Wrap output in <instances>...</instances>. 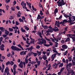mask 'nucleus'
<instances>
[{"label":"nucleus","instance_id":"f257e3e1","mask_svg":"<svg viewBox=\"0 0 75 75\" xmlns=\"http://www.w3.org/2000/svg\"><path fill=\"white\" fill-rule=\"evenodd\" d=\"M11 48L12 50H13V51H18H18H21V49L13 45L11 47Z\"/></svg>","mask_w":75,"mask_h":75},{"label":"nucleus","instance_id":"f03ea898","mask_svg":"<svg viewBox=\"0 0 75 75\" xmlns=\"http://www.w3.org/2000/svg\"><path fill=\"white\" fill-rule=\"evenodd\" d=\"M66 3V2H64V0H62L61 1H60L59 3L58 4V6L59 7H61V8H62V6L63 5H65Z\"/></svg>","mask_w":75,"mask_h":75},{"label":"nucleus","instance_id":"7ed1b4c3","mask_svg":"<svg viewBox=\"0 0 75 75\" xmlns=\"http://www.w3.org/2000/svg\"><path fill=\"white\" fill-rule=\"evenodd\" d=\"M4 72H6L7 75H9V74H10V73H9V68L8 67H6V68L5 69Z\"/></svg>","mask_w":75,"mask_h":75},{"label":"nucleus","instance_id":"20e7f679","mask_svg":"<svg viewBox=\"0 0 75 75\" xmlns=\"http://www.w3.org/2000/svg\"><path fill=\"white\" fill-rule=\"evenodd\" d=\"M57 54H54L52 55L51 58L52 59L51 60V61H53L54 60V58L56 57V56L57 55Z\"/></svg>","mask_w":75,"mask_h":75},{"label":"nucleus","instance_id":"39448f33","mask_svg":"<svg viewBox=\"0 0 75 75\" xmlns=\"http://www.w3.org/2000/svg\"><path fill=\"white\" fill-rule=\"evenodd\" d=\"M69 21H74L75 20V16H72L71 17H70V19L69 18Z\"/></svg>","mask_w":75,"mask_h":75},{"label":"nucleus","instance_id":"423d86ee","mask_svg":"<svg viewBox=\"0 0 75 75\" xmlns=\"http://www.w3.org/2000/svg\"><path fill=\"white\" fill-rule=\"evenodd\" d=\"M62 48L64 49H67V48H68V46L66 45H63L62 46Z\"/></svg>","mask_w":75,"mask_h":75},{"label":"nucleus","instance_id":"0eeeda50","mask_svg":"<svg viewBox=\"0 0 75 75\" xmlns=\"http://www.w3.org/2000/svg\"><path fill=\"white\" fill-rule=\"evenodd\" d=\"M21 13L20 12V11L18 12V13H17L16 14V16H18V17H21Z\"/></svg>","mask_w":75,"mask_h":75},{"label":"nucleus","instance_id":"6e6552de","mask_svg":"<svg viewBox=\"0 0 75 75\" xmlns=\"http://www.w3.org/2000/svg\"><path fill=\"white\" fill-rule=\"evenodd\" d=\"M0 30L2 32H4L5 30H6V29L5 28H3V27H0Z\"/></svg>","mask_w":75,"mask_h":75},{"label":"nucleus","instance_id":"1a4fd4ad","mask_svg":"<svg viewBox=\"0 0 75 75\" xmlns=\"http://www.w3.org/2000/svg\"><path fill=\"white\" fill-rule=\"evenodd\" d=\"M23 62L21 61L19 65V67L21 68H23Z\"/></svg>","mask_w":75,"mask_h":75},{"label":"nucleus","instance_id":"9d476101","mask_svg":"<svg viewBox=\"0 0 75 75\" xmlns=\"http://www.w3.org/2000/svg\"><path fill=\"white\" fill-rule=\"evenodd\" d=\"M72 21H71V20H70V21L69 20V23H70V24H69V25H72V24H75V22H72Z\"/></svg>","mask_w":75,"mask_h":75},{"label":"nucleus","instance_id":"9b49d317","mask_svg":"<svg viewBox=\"0 0 75 75\" xmlns=\"http://www.w3.org/2000/svg\"><path fill=\"white\" fill-rule=\"evenodd\" d=\"M63 24H65V23H69V21H67V20L66 19H64L63 20Z\"/></svg>","mask_w":75,"mask_h":75},{"label":"nucleus","instance_id":"f8f14e48","mask_svg":"<svg viewBox=\"0 0 75 75\" xmlns=\"http://www.w3.org/2000/svg\"><path fill=\"white\" fill-rule=\"evenodd\" d=\"M21 31L23 33H25V32H26V31H25V30L24 29V28H23L22 27L21 28Z\"/></svg>","mask_w":75,"mask_h":75},{"label":"nucleus","instance_id":"ddd939ff","mask_svg":"<svg viewBox=\"0 0 75 75\" xmlns=\"http://www.w3.org/2000/svg\"><path fill=\"white\" fill-rule=\"evenodd\" d=\"M33 48H34L33 47V46H32L28 48V51H30H30H31Z\"/></svg>","mask_w":75,"mask_h":75},{"label":"nucleus","instance_id":"4468645a","mask_svg":"<svg viewBox=\"0 0 75 75\" xmlns=\"http://www.w3.org/2000/svg\"><path fill=\"white\" fill-rule=\"evenodd\" d=\"M46 43H47L46 41L44 40L42 41V43H40V45H42V44L44 45V44H46Z\"/></svg>","mask_w":75,"mask_h":75},{"label":"nucleus","instance_id":"2eb2a0df","mask_svg":"<svg viewBox=\"0 0 75 75\" xmlns=\"http://www.w3.org/2000/svg\"><path fill=\"white\" fill-rule=\"evenodd\" d=\"M42 58L43 59H44V60H46V59H47V55H43Z\"/></svg>","mask_w":75,"mask_h":75},{"label":"nucleus","instance_id":"dca6fc26","mask_svg":"<svg viewBox=\"0 0 75 75\" xmlns=\"http://www.w3.org/2000/svg\"><path fill=\"white\" fill-rule=\"evenodd\" d=\"M5 33L6 35H8L9 34V32L8 31V30H7L5 29Z\"/></svg>","mask_w":75,"mask_h":75},{"label":"nucleus","instance_id":"f3484780","mask_svg":"<svg viewBox=\"0 0 75 75\" xmlns=\"http://www.w3.org/2000/svg\"><path fill=\"white\" fill-rule=\"evenodd\" d=\"M52 30H53L54 31H55V32H57V31H59V29H56L55 28H52Z\"/></svg>","mask_w":75,"mask_h":75},{"label":"nucleus","instance_id":"a211bd4d","mask_svg":"<svg viewBox=\"0 0 75 75\" xmlns=\"http://www.w3.org/2000/svg\"><path fill=\"white\" fill-rule=\"evenodd\" d=\"M38 34H39V35L40 38H42V35H42V33H41V32H40L39 33L38 32Z\"/></svg>","mask_w":75,"mask_h":75},{"label":"nucleus","instance_id":"6ab92c4d","mask_svg":"<svg viewBox=\"0 0 75 75\" xmlns=\"http://www.w3.org/2000/svg\"><path fill=\"white\" fill-rule=\"evenodd\" d=\"M10 64H11V62H10V61H8L6 63V66H7L8 65H10Z\"/></svg>","mask_w":75,"mask_h":75},{"label":"nucleus","instance_id":"aec40b11","mask_svg":"<svg viewBox=\"0 0 75 75\" xmlns=\"http://www.w3.org/2000/svg\"><path fill=\"white\" fill-rule=\"evenodd\" d=\"M68 66H69L70 67H72V64L71 63H69L68 64H67L66 65L67 68H68Z\"/></svg>","mask_w":75,"mask_h":75},{"label":"nucleus","instance_id":"412c9836","mask_svg":"<svg viewBox=\"0 0 75 75\" xmlns=\"http://www.w3.org/2000/svg\"><path fill=\"white\" fill-rule=\"evenodd\" d=\"M24 27H25V30H27V31H28V30H30L29 28H28L27 26L25 25L24 26Z\"/></svg>","mask_w":75,"mask_h":75},{"label":"nucleus","instance_id":"4be33fe9","mask_svg":"<svg viewBox=\"0 0 75 75\" xmlns=\"http://www.w3.org/2000/svg\"><path fill=\"white\" fill-rule=\"evenodd\" d=\"M72 63L73 65H75V60L73 59L72 60Z\"/></svg>","mask_w":75,"mask_h":75},{"label":"nucleus","instance_id":"5701e85b","mask_svg":"<svg viewBox=\"0 0 75 75\" xmlns=\"http://www.w3.org/2000/svg\"><path fill=\"white\" fill-rule=\"evenodd\" d=\"M24 51H21L20 53V54L21 55H25V54H24Z\"/></svg>","mask_w":75,"mask_h":75},{"label":"nucleus","instance_id":"b1692460","mask_svg":"<svg viewBox=\"0 0 75 75\" xmlns=\"http://www.w3.org/2000/svg\"><path fill=\"white\" fill-rule=\"evenodd\" d=\"M8 30L9 31H10V32H12V31H13V29L9 28Z\"/></svg>","mask_w":75,"mask_h":75},{"label":"nucleus","instance_id":"393cba45","mask_svg":"<svg viewBox=\"0 0 75 75\" xmlns=\"http://www.w3.org/2000/svg\"><path fill=\"white\" fill-rule=\"evenodd\" d=\"M37 20H39V19H41V15H40L38 14L37 17Z\"/></svg>","mask_w":75,"mask_h":75},{"label":"nucleus","instance_id":"a878e982","mask_svg":"<svg viewBox=\"0 0 75 75\" xmlns=\"http://www.w3.org/2000/svg\"><path fill=\"white\" fill-rule=\"evenodd\" d=\"M42 27L44 28V29H47V26H44L42 25Z\"/></svg>","mask_w":75,"mask_h":75},{"label":"nucleus","instance_id":"bb28decb","mask_svg":"<svg viewBox=\"0 0 75 75\" xmlns=\"http://www.w3.org/2000/svg\"><path fill=\"white\" fill-rule=\"evenodd\" d=\"M70 40V39H69V38H68L65 41V42H68V41H69Z\"/></svg>","mask_w":75,"mask_h":75},{"label":"nucleus","instance_id":"cd10ccee","mask_svg":"<svg viewBox=\"0 0 75 75\" xmlns=\"http://www.w3.org/2000/svg\"><path fill=\"white\" fill-rule=\"evenodd\" d=\"M31 54H33L34 55L35 57H36L37 55V53H34L33 52H31Z\"/></svg>","mask_w":75,"mask_h":75},{"label":"nucleus","instance_id":"c85d7f7f","mask_svg":"<svg viewBox=\"0 0 75 75\" xmlns=\"http://www.w3.org/2000/svg\"><path fill=\"white\" fill-rule=\"evenodd\" d=\"M68 59H69V62L71 61V60L72 59V57H68Z\"/></svg>","mask_w":75,"mask_h":75},{"label":"nucleus","instance_id":"c756f323","mask_svg":"<svg viewBox=\"0 0 75 75\" xmlns=\"http://www.w3.org/2000/svg\"><path fill=\"white\" fill-rule=\"evenodd\" d=\"M11 64L10 65L12 66V65H13L14 64V62H13V61H11Z\"/></svg>","mask_w":75,"mask_h":75},{"label":"nucleus","instance_id":"7c9ffc66","mask_svg":"<svg viewBox=\"0 0 75 75\" xmlns=\"http://www.w3.org/2000/svg\"><path fill=\"white\" fill-rule=\"evenodd\" d=\"M71 75H74V74H75V72H74V71L72 70L71 71Z\"/></svg>","mask_w":75,"mask_h":75},{"label":"nucleus","instance_id":"2f4dec72","mask_svg":"<svg viewBox=\"0 0 75 75\" xmlns=\"http://www.w3.org/2000/svg\"><path fill=\"white\" fill-rule=\"evenodd\" d=\"M44 46H45V47H50V45L49 44H44Z\"/></svg>","mask_w":75,"mask_h":75},{"label":"nucleus","instance_id":"473e14b6","mask_svg":"<svg viewBox=\"0 0 75 75\" xmlns=\"http://www.w3.org/2000/svg\"><path fill=\"white\" fill-rule=\"evenodd\" d=\"M40 14L42 16V15H43V13H42V11H40Z\"/></svg>","mask_w":75,"mask_h":75},{"label":"nucleus","instance_id":"72a5a7b5","mask_svg":"<svg viewBox=\"0 0 75 75\" xmlns=\"http://www.w3.org/2000/svg\"><path fill=\"white\" fill-rule=\"evenodd\" d=\"M54 12H55L56 13H58V8H56L55 9Z\"/></svg>","mask_w":75,"mask_h":75},{"label":"nucleus","instance_id":"f704fd0d","mask_svg":"<svg viewBox=\"0 0 75 75\" xmlns=\"http://www.w3.org/2000/svg\"><path fill=\"white\" fill-rule=\"evenodd\" d=\"M64 17H66V18H68V17H69V15H67V14H65L64 15Z\"/></svg>","mask_w":75,"mask_h":75},{"label":"nucleus","instance_id":"c9c22d12","mask_svg":"<svg viewBox=\"0 0 75 75\" xmlns=\"http://www.w3.org/2000/svg\"><path fill=\"white\" fill-rule=\"evenodd\" d=\"M55 47H58V43L57 42H55Z\"/></svg>","mask_w":75,"mask_h":75},{"label":"nucleus","instance_id":"e433bc0d","mask_svg":"<svg viewBox=\"0 0 75 75\" xmlns=\"http://www.w3.org/2000/svg\"><path fill=\"white\" fill-rule=\"evenodd\" d=\"M16 25H19L20 24V23L18 22V21H16L15 22Z\"/></svg>","mask_w":75,"mask_h":75},{"label":"nucleus","instance_id":"4c0bfd02","mask_svg":"<svg viewBox=\"0 0 75 75\" xmlns=\"http://www.w3.org/2000/svg\"><path fill=\"white\" fill-rule=\"evenodd\" d=\"M36 62L38 63V66L40 65V61H37Z\"/></svg>","mask_w":75,"mask_h":75},{"label":"nucleus","instance_id":"58836bf2","mask_svg":"<svg viewBox=\"0 0 75 75\" xmlns=\"http://www.w3.org/2000/svg\"><path fill=\"white\" fill-rule=\"evenodd\" d=\"M36 48L37 49H40V46L39 45H37Z\"/></svg>","mask_w":75,"mask_h":75},{"label":"nucleus","instance_id":"ea45409f","mask_svg":"<svg viewBox=\"0 0 75 75\" xmlns=\"http://www.w3.org/2000/svg\"><path fill=\"white\" fill-rule=\"evenodd\" d=\"M9 19L10 20H12V19H14V17L13 16H11L9 18Z\"/></svg>","mask_w":75,"mask_h":75},{"label":"nucleus","instance_id":"a19ab883","mask_svg":"<svg viewBox=\"0 0 75 75\" xmlns=\"http://www.w3.org/2000/svg\"><path fill=\"white\" fill-rule=\"evenodd\" d=\"M64 68L63 67L60 70V72H62L63 71H64Z\"/></svg>","mask_w":75,"mask_h":75},{"label":"nucleus","instance_id":"79ce46f5","mask_svg":"<svg viewBox=\"0 0 75 75\" xmlns=\"http://www.w3.org/2000/svg\"><path fill=\"white\" fill-rule=\"evenodd\" d=\"M25 63L26 64H27V63L28 62V59H27V58H25Z\"/></svg>","mask_w":75,"mask_h":75},{"label":"nucleus","instance_id":"37998d69","mask_svg":"<svg viewBox=\"0 0 75 75\" xmlns=\"http://www.w3.org/2000/svg\"><path fill=\"white\" fill-rule=\"evenodd\" d=\"M50 39H51V40L52 42H55L54 40V39L52 38H50Z\"/></svg>","mask_w":75,"mask_h":75},{"label":"nucleus","instance_id":"c03bdc74","mask_svg":"<svg viewBox=\"0 0 75 75\" xmlns=\"http://www.w3.org/2000/svg\"><path fill=\"white\" fill-rule=\"evenodd\" d=\"M63 65H64V64L61 63L60 65H59V67L60 68L61 67H63Z\"/></svg>","mask_w":75,"mask_h":75},{"label":"nucleus","instance_id":"a18cd8bd","mask_svg":"<svg viewBox=\"0 0 75 75\" xmlns=\"http://www.w3.org/2000/svg\"><path fill=\"white\" fill-rule=\"evenodd\" d=\"M24 1H22L21 3V5L22 6H24Z\"/></svg>","mask_w":75,"mask_h":75},{"label":"nucleus","instance_id":"49530a36","mask_svg":"<svg viewBox=\"0 0 75 75\" xmlns=\"http://www.w3.org/2000/svg\"><path fill=\"white\" fill-rule=\"evenodd\" d=\"M49 43L50 44H49L50 47V45H53V43L51 42H49Z\"/></svg>","mask_w":75,"mask_h":75},{"label":"nucleus","instance_id":"de8ad7c7","mask_svg":"<svg viewBox=\"0 0 75 75\" xmlns=\"http://www.w3.org/2000/svg\"><path fill=\"white\" fill-rule=\"evenodd\" d=\"M67 52H68V51H66L63 54L64 55H67Z\"/></svg>","mask_w":75,"mask_h":75},{"label":"nucleus","instance_id":"09e8293b","mask_svg":"<svg viewBox=\"0 0 75 75\" xmlns=\"http://www.w3.org/2000/svg\"><path fill=\"white\" fill-rule=\"evenodd\" d=\"M37 52L38 53V54H39L40 55H41V51L39 52L38 51H37Z\"/></svg>","mask_w":75,"mask_h":75},{"label":"nucleus","instance_id":"8fccbe9b","mask_svg":"<svg viewBox=\"0 0 75 75\" xmlns=\"http://www.w3.org/2000/svg\"><path fill=\"white\" fill-rule=\"evenodd\" d=\"M35 41L34 40H31L30 43L33 44V43H34Z\"/></svg>","mask_w":75,"mask_h":75},{"label":"nucleus","instance_id":"3c124183","mask_svg":"<svg viewBox=\"0 0 75 75\" xmlns=\"http://www.w3.org/2000/svg\"><path fill=\"white\" fill-rule=\"evenodd\" d=\"M17 33V30L15 29L14 30V34H16Z\"/></svg>","mask_w":75,"mask_h":75},{"label":"nucleus","instance_id":"603ef678","mask_svg":"<svg viewBox=\"0 0 75 75\" xmlns=\"http://www.w3.org/2000/svg\"><path fill=\"white\" fill-rule=\"evenodd\" d=\"M51 27V25H50L49 26H47V28H49L52 30V27Z\"/></svg>","mask_w":75,"mask_h":75},{"label":"nucleus","instance_id":"864d4df0","mask_svg":"<svg viewBox=\"0 0 75 75\" xmlns=\"http://www.w3.org/2000/svg\"><path fill=\"white\" fill-rule=\"evenodd\" d=\"M69 18L70 19L71 17V16H72V15L71 14V13H69Z\"/></svg>","mask_w":75,"mask_h":75},{"label":"nucleus","instance_id":"5fc2aeb1","mask_svg":"<svg viewBox=\"0 0 75 75\" xmlns=\"http://www.w3.org/2000/svg\"><path fill=\"white\" fill-rule=\"evenodd\" d=\"M45 38L46 40H47L48 41H51V40H50V39L47 38L46 37H45Z\"/></svg>","mask_w":75,"mask_h":75},{"label":"nucleus","instance_id":"6e6d98bb","mask_svg":"<svg viewBox=\"0 0 75 75\" xmlns=\"http://www.w3.org/2000/svg\"><path fill=\"white\" fill-rule=\"evenodd\" d=\"M74 50H75V47H73V48L72 49H71V52H72L73 51H74Z\"/></svg>","mask_w":75,"mask_h":75},{"label":"nucleus","instance_id":"4d7b16f0","mask_svg":"<svg viewBox=\"0 0 75 75\" xmlns=\"http://www.w3.org/2000/svg\"><path fill=\"white\" fill-rule=\"evenodd\" d=\"M19 20L21 23V22H22V21H23V19H22L21 18H20L19 19Z\"/></svg>","mask_w":75,"mask_h":75},{"label":"nucleus","instance_id":"13d9d810","mask_svg":"<svg viewBox=\"0 0 75 75\" xmlns=\"http://www.w3.org/2000/svg\"><path fill=\"white\" fill-rule=\"evenodd\" d=\"M29 42V41H26L27 44L28 45H31L30 43H29V42Z\"/></svg>","mask_w":75,"mask_h":75},{"label":"nucleus","instance_id":"bf43d9fd","mask_svg":"<svg viewBox=\"0 0 75 75\" xmlns=\"http://www.w3.org/2000/svg\"><path fill=\"white\" fill-rule=\"evenodd\" d=\"M13 5H16V1H14L13 3Z\"/></svg>","mask_w":75,"mask_h":75},{"label":"nucleus","instance_id":"052dcab7","mask_svg":"<svg viewBox=\"0 0 75 75\" xmlns=\"http://www.w3.org/2000/svg\"><path fill=\"white\" fill-rule=\"evenodd\" d=\"M2 41H3V38H2V37H1L0 38V41L1 42Z\"/></svg>","mask_w":75,"mask_h":75},{"label":"nucleus","instance_id":"680f3d73","mask_svg":"<svg viewBox=\"0 0 75 75\" xmlns=\"http://www.w3.org/2000/svg\"><path fill=\"white\" fill-rule=\"evenodd\" d=\"M66 63L67 64H68V59H66Z\"/></svg>","mask_w":75,"mask_h":75},{"label":"nucleus","instance_id":"e2e57ef3","mask_svg":"<svg viewBox=\"0 0 75 75\" xmlns=\"http://www.w3.org/2000/svg\"><path fill=\"white\" fill-rule=\"evenodd\" d=\"M13 35V33H10L9 34V36H11Z\"/></svg>","mask_w":75,"mask_h":75},{"label":"nucleus","instance_id":"0e129e2a","mask_svg":"<svg viewBox=\"0 0 75 75\" xmlns=\"http://www.w3.org/2000/svg\"><path fill=\"white\" fill-rule=\"evenodd\" d=\"M57 50V49H56V48H54V49L52 51H53V52H55L56 50Z\"/></svg>","mask_w":75,"mask_h":75},{"label":"nucleus","instance_id":"69168bd1","mask_svg":"<svg viewBox=\"0 0 75 75\" xmlns=\"http://www.w3.org/2000/svg\"><path fill=\"white\" fill-rule=\"evenodd\" d=\"M37 29V25H35L34 27V30H36Z\"/></svg>","mask_w":75,"mask_h":75},{"label":"nucleus","instance_id":"338daca9","mask_svg":"<svg viewBox=\"0 0 75 75\" xmlns=\"http://www.w3.org/2000/svg\"><path fill=\"white\" fill-rule=\"evenodd\" d=\"M1 48H4V45L3 44H2L1 46Z\"/></svg>","mask_w":75,"mask_h":75},{"label":"nucleus","instance_id":"774afa93","mask_svg":"<svg viewBox=\"0 0 75 75\" xmlns=\"http://www.w3.org/2000/svg\"><path fill=\"white\" fill-rule=\"evenodd\" d=\"M58 75H61V72H59L57 74Z\"/></svg>","mask_w":75,"mask_h":75}]
</instances>
